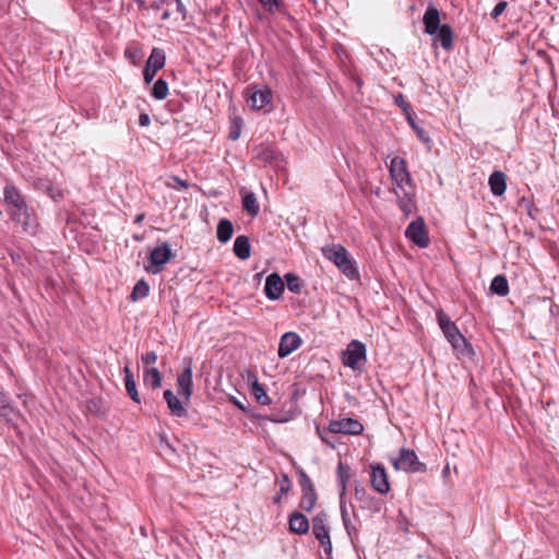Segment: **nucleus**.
<instances>
[{
  "label": "nucleus",
  "mask_w": 559,
  "mask_h": 559,
  "mask_svg": "<svg viewBox=\"0 0 559 559\" xmlns=\"http://www.w3.org/2000/svg\"><path fill=\"white\" fill-rule=\"evenodd\" d=\"M168 16H169L168 11H165V12L162 14V20H166V19H168Z\"/></svg>",
  "instance_id": "obj_57"
},
{
  "label": "nucleus",
  "mask_w": 559,
  "mask_h": 559,
  "mask_svg": "<svg viewBox=\"0 0 559 559\" xmlns=\"http://www.w3.org/2000/svg\"><path fill=\"white\" fill-rule=\"evenodd\" d=\"M322 254L332 261L348 278H355L358 275V271L349 259L347 250L342 245H328L322 248Z\"/></svg>",
  "instance_id": "obj_2"
},
{
  "label": "nucleus",
  "mask_w": 559,
  "mask_h": 559,
  "mask_svg": "<svg viewBox=\"0 0 559 559\" xmlns=\"http://www.w3.org/2000/svg\"><path fill=\"white\" fill-rule=\"evenodd\" d=\"M10 401L5 393L0 390V411L10 409Z\"/></svg>",
  "instance_id": "obj_49"
},
{
  "label": "nucleus",
  "mask_w": 559,
  "mask_h": 559,
  "mask_svg": "<svg viewBox=\"0 0 559 559\" xmlns=\"http://www.w3.org/2000/svg\"><path fill=\"white\" fill-rule=\"evenodd\" d=\"M126 57L132 62L138 63L143 57L142 49L139 46L131 45L124 50Z\"/></svg>",
  "instance_id": "obj_39"
},
{
  "label": "nucleus",
  "mask_w": 559,
  "mask_h": 559,
  "mask_svg": "<svg viewBox=\"0 0 559 559\" xmlns=\"http://www.w3.org/2000/svg\"><path fill=\"white\" fill-rule=\"evenodd\" d=\"M278 485H280V493L281 495L287 493L290 490V486H292L289 477L286 474L282 475V477L278 479Z\"/></svg>",
  "instance_id": "obj_43"
},
{
  "label": "nucleus",
  "mask_w": 559,
  "mask_h": 559,
  "mask_svg": "<svg viewBox=\"0 0 559 559\" xmlns=\"http://www.w3.org/2000/svg\"><path fill=\"white\" fill-rule=\"evenodd\" d=\"M394 102L404 112H408L411 110L409 104L405 100L402 94L396 95L394 97Z\"/></svg>",
  "instance_id": "obj_44"
},
{
  "label": "nucleus",
  "mask_w": 559,
  "mask_h": 559,
  "mask_svg": "<svg viewBox=\"0 0 559 559\" xmlns=\"http://www.w3.org/2000/svg\"><path fill=\"white\" fill-rule=\"evenodd\" d=\"M390 461L396 471L406 473H423L426 471V465L418 460L415 451L406 448H402L399 455L391 457Z\"/></svg>",
  "instance_id": "obj_5"
},
{
  "label": "nucleus",
  "mask_w": 559,
  "mask_h": 559,
  "mask_svg": "<svg viewBox=\"0 0 559 559\" xmlns=\"http://www.w3.org/2000/svg\"><path fill=\"white\" fill-rule=\"evenodd\" d=\"M165 53L160 48H153L151 56L146 61V66L158 71L165 66Z\"/></svg>",
  "instance_id": "obj_28"
},
{
  "label": "nucleus",
  "mask_w": 559,
  "mask_h": 559,
  "mask_svg": "<svg viewBox=\"0 0 559 559\" xmlns=\"http://www.w3.org/2000/svg\"><path fill=\"white\" fill-rule=\"evenodd\" d=\"M141 359H142V362L146 366L153 365L157 360V355L155 352H147L142 355Z\"/></svg>",
  "instance_id": "obj_45"
},
{
  "label": "nucleus",
  "mask_w": 559,
  "mask_h": 559,
  "mask_svg": "<svg viewBox=\"0 0 559 559\" xmlns=\"http://www.w3.org/2000/svg\"><path fill=\"white\" fill-rule=\"evenodd\" d=\"M171 257L170 248L167 243H163L154 248L150 253V264L145 267L147 272L157 274L162 271L163 265L166 264Z\"/></svg>",
  "instance_id": "obj_9"
},
{
  "label": "nucleus",
  "mask_w": 559,
  "mask_h": 559,
  "mask_svg": "<svg viewBox=\"0 0 559 559\" xmlns=\"http://www.w3.org/2000/svg\"><path fill=\"white\" fill-rule=\"evenodd\" d=\"M435 35V39L440 41L443 49L450 50L453 47V31L450 25H441Z\"/></svg>",
  "instance_id": "obj_25"
},
{
  "label": "nucleus",
  "mask_w": 559,
  "mask_h": 559,
  "mask_svg": "<svg viewBox=\"0 0 559 559\" xmlns=\"http://www.w3.org/2000/svg\"><path fill=\"white\" fill-rule=\"evenodd\" d=\"M156 70L148 68V66L145 64L143 70V78L145 83H151L156 74Z\"/></svg>",
  "instance_id": "obj_48"
},
{
  "label": "nucleus",
  "mask_w": 559,
  "mask_h": 559,
  "mask_svg": "<svg viewBox=\"0 0 559 559\" xmlns=\"http://www.w3.org/2000/svg\"><path fill=\"white\" fill-rule=\"evenodd\" d=\"M254 417H255V418H258V419H261V420H263V421H265V420H270L267 417H264V416H255V415H254Z\"/></svg>",
  "instance_id": "obj_58"
},
{
  "label": "nucleus",
  "mask_w": 559,
  "mask_h": 559,
  "mask_svg": "<svg viewBox=\"0 0 559 559\" xmlns=\"http://www.w3.org/2000/svg\"><path fill=\"white\" fill-rule=\"evenodd\" d=\"M438 324L448 342L452 345L457 357H472L474 350L464 335L460 332L457 325L442 310L437 311Z\"/></svg>",
  "instance_id": "obj_1"
},
{
  "label": "nucleus",
  "mask_w": 559,
  "mask_h": 559,
  "mask_svg": "<svg viewBox=\"0 0 559 559\" xmlns=\"http://www.w3.org/2000/svg\"><path fill=\"white\" fill-rule=\"evenodd\" d=\"M4 200L11 206V209H19L25 204L24 199L14 187L4 188Z\"/></svg>",
  "instance_id": "obj_26"
},
{
  "label": "nucleus",
  "mask_w": 559,
  "mask_h": 559,
  "mask_svg": "<svg viewBox=\"0 0 559 559\" xmlns=\"http://www.w3.org/2000/svg\"><path fill=\"white\" fill-rule=\"evenodd\" d=\"M240 132H241V119L235 118L231 120L228 138L233 141H236L239 139Z\"/></svg>",
  "instance_id": "obj_40"
},
{
  "label": "nucleus",
  "mask_w": 559,
  "mask_h": 559,
  "mask_svg": "<svg viewBox=\"0 0 559 559\" xmlns=\"http://www.w3.org/2000/svg\"><path fill=\"white\" fill-rule=\"evenodd\" d=\"M175 179L179 183L180 187L187 188V183L185 181H181L178 178H175Z\"/></svg>",
  "instance_id": "obj_55"
},
{
  "label": "nucleus",
  "mask_w": 559,
  "mask_h": 559,
  "mask_svg": "<svg viewBox=\"0 0 559 559\" xmlns=\"http://www.w3.org/2000/svg\"><path fill=\"white\" fill-rule=\"evenodd\" d=\"M176 2H177V5H178V9H180V7H181L180 1H179V0H176Z\"/></svg>",
  "instance_id": "obj_60"
},
{
  "label": "nucleus",
  "mask_w": 559,
  "mask_h": 559,
  "mask_svg": "<svg viewBox=\"0 0 559 559\" xmlns=\"http://www.w3.org/2000/svg\"><path fill=\"white\" fill-rule=\"evenodd\" d=\"M490 290L499 296H507L509 294V284L506 276H495L490 284Z\"/></svg>",
  "instance_id": "obj_31"
},
{
  "label": "nucleus",
  "mask_w": 559,
  "mask_h": 559,
  "mask_svg": "<svg viewBox=\"0 0 559 559\" xmlns=\"http://www.w3.org/2000/svg\"><path fill=\"white\" fill-rule=\"evenodd\" d=\"M164 400L167 403V407L173 416L182 417L187 414L186 404L189 401L182 400L180 396L174 394L171 390L164 392Z\"/></svg>",
  "instance_id": "obj_17"
},
{
  "label": "nucleus",
  "mask_w": 559,
  "mask_h": 559,
  "mask_svg": "<svg viewBox=\"0 0 559 559\" xmlns=\"http://www.w3.org/2000/svg\"><path fill=\"white\" fill-rule=\"evenodd\" d=\"M317 431L319 433L320 439L324 443L331 444L330 440L328 439V432L358 436L362 433L364 425L357 419L346 417L337 420H332L329 424L326 430H321L319 427H317Z\"/></svg>",
  "instance_id": "obj_3"
},
{
  "label": "nucleus",
  "mask_w": 559,
  "mask_h": 559,
  "mask_svg": "<svg viewBox=\"0 0 559 559\" xmlns=\"http://www.w3.org/2000/svg\"><path fill=\"white\" fill-rule=\"evenodd\" d=\"M350 479V468L342 462L337 465V480L340 486V496L343 497L347 490V484Z\"/></svg>",
  "instance_id": "obj_27"
},
{
  "label": "nucleus",
  "mask_w": 559,
  "mask_h": 559,
  "mask_svg": "<svg viewBox=\"0 0 559 559\" xmlns=\"http://www.w3.org/2000/svg\"><path fill=\"white\" fill-rule=\"evenodd\" d=\"M235 404H236V405H237L241 411H243V412H246V411H247L242 402L235 401Z\"/></svg>",
  "instance_id": "obj_54"
},
{
  "label": "nucleus",
  "mask_w": 559,
  "mask_h": 559,
  "mask_svg": "<svg viewBox=\"0 0 559 559\" xmlns=\"http://www.w3.org/2000/svg\"><path fill=\"white\" fill-rule=\"evenodd\" d=\"M143 381L153 389H157L162 384V374L157 368H147L144 370Z\"/></svg>",
  "instance_id": "obj_32"
},
{
  "label": "nucleus",
  "mask_w": 559,
  "mask_h": 559,
  "mask_svg": "<svg viewBox=\"0 0 559 559\" xmlns=\"http://www.w3.org/2000/svg\"><path fill=\"white\" fill-rule=\"evenodd\" d=\"M289 531L292 533L304 535L309 531V520L301 512L295 511L290 514L288 520Z\"/></svg>",
  "instance_id": "obj_19"
},
{
  "label": "nucleus",
  "mask_w": 559,
  "mask_h": 559,
  "mask_svg": "<svg viewBox=\"0 0 559 559\" xmlns=\"http://www.w3.org/2000/svg\"><path fill=\"white\" fill-rule=\"evenodd\" d=\"M301 491H302V496L300 499V508L306 512H310L314 508V506L317 503V499H318L316 489L313 488V489L301 490Z\"/></svg>",
  "instance_id": "obj_30"
},
{
  "label": "nucleus",
  "mask_w": 559,
  "mask_h": 559,
  "mask_svg": "<svg viewBox=\"0 0 559 559\" xmlns=\"http://www.w3.org/2000/svg\"><path fill=\"white\" fill-rule=\"evenodd\" d=\"M416 133H417V136L423 141V142H429L430 139L429 136L426 135L425 131L423 129H420L419 127L415 129Z\"/></svg>",
  "instance_id": "obj_51"
},
{
  "label": "nucleus",
  "mask_w": 559,
  "mask_h": 559,
  "mask_svg": "<svg viewBox=\"0 0 559 559\" xmlns=\"http://www.w3.org/2000/svg\"><path fill=\"white\" fill-rule=\"evenodd\" d=\"M47 192L56 201L63 198V191L58 187L49 186Z\"/></svg>",
  "instance_id": "obj_46"
},
{
  "label": "nucleus",
  "mask_w": 559,
  "mask_h": 559,
  "mask_svg": "<svg viewBox=\"0 0 559 559\" xmlns=\"http://www.w3.org/2000/svg\"><path fill=\"white\" fill-rule=\"evenodd\" d=\"M394 192L397 197L399 206L403 211V213L407 216L412 214L413 211L415 210V202L412 198L413 188H407L404 190L394 189Z\"/></svg>",
  "instance_id": "obj_20"
},
{
  "label": "nucleus",
  "mask_w": 559,
  "mask_h": 559,
  "mask_svg": "<svg viewBox=\"0 0 559 559\" xmlns=\"http://www.w3.org/2000/svg\"><path fill=\"white\" fill-rule=\"evenodd\" d=\"M124 373H126V390L128 395L134 401L135 403H140V396L136 390V384L133 379V376L131 373V370L128 366L124 367Z\"/></svg>",
  "instance_id": "obj_29"
},
{
  "label": "nucleus",
  "mask_w": 559,
  "mask_h": 559,
  "mask_svg": "<svg viewBox=\"0 0 559 559\" xmlns=\"http://www.w3.org/2000/svg\"><path fill=\"white\" fill-rule=\"evenodd\" d=\"M242 197V209L251 216H257L260 212V205L255 194L242 188L240 190Z\"/></svg>",
  "instance_id": "obj_21"
},
{
  "label": "nucleus",
  "mask_w": 559,
  "mask_h": 559,
  "mask_svg": "<svg viewBox=\"0 0 559 559\" xmlns=\"http://www.w3.org/2000/svg\"><path fill=\"white\" fill-rule=\"evenodd\" d=\"M355 498L360 503V508L372 513H379L382 510L381 500L374 498L366 491L365 488H355Z\"/></svg>",
  "instance_id": "obj_14"
},
{
  "label": "nucleus",
  "mask_w": 559,
  "mask_h": 559,
  "mask_svg": "<svg viewBox=\"0 0 559 559\" xmlns=\"http://www.w3.org/2000/svg\"><path fill=\"white\" fill-rule=\"evenodd\" d=\"M405 236L420 248L429 245L428 231L421 217L413 221L405 230Z\"/></svg>",
  "instance_id": "obj_8"
},
{
  "label": "nucleus",
  "mask_w": 559,
  "mask_h": 559,
  "mask_svg": "<svg viewBox=\"0 0 559 559\" xmlns=\"http://www.w3.org/2000/svg\"><path fill=\"white\" fill-rule=\"evenodd\" d=\"M302 344L300 336L295 332H287L282 335L278 345V356L285 358L298 349Z\"/></svg>",
  "instance_id": "obj_13"
},
{
  "label": "nucleus",
  "mask_w": 559,
  "mask_h": 559,
  "mask_svg": "<svg viewBox=\"0 0 559 559\" xmlns=\"http://www.w3.org/2000/svg\"><path fill=\"white\" fill-rule=\"evenodd\" d=\"M390 177L393 183V190L412 189V177L407 169L406 160L402 157L395 156L391 159L389 165Z\"/></svg>",
  "instance_id": "obj_4"
},
{
  "label": "nucleus",
  "mask_w": 559,
  "mask_h": 559,
  "mask_svg": "<svg viewBox=\"0 0 559 559\" xmlns=\"http://www.w3.org/2000/svg\"><path fill=\"white\" fill-rule=\"evenodd\" d=\"M312 533L320 544L324 547L326 554L332 551V542L330 538L329 528L326 526V515L321 513L312 519Z\"/></svg>",
  "instance_id": "obj_10"
},
{
  "label": "nucleus",
  "mask_w": 559,
  "mask_h": 559,
  "mask_svg": "<svg viewBox=\"0 0 559 559\" xmlns=\"http://www.w3.org/2000/svg\"><path fill=\"white\" fill-rule=\"evenodd\" d=\"M273 99V92L266 85H251L246 90L247 105L254 110L264 109L271 105Z\"/></svg>",
  "instance_id": "obj_6"
},
{
  "label": "nucleus",
  "mask_w": 559,
  "mask_h": 559,
  "mask_svg": "<svg viewBox=\"0 0 559 559\" xmlns=\"http://www.w3.org/2000/svg\"><path fill=\"white\" fill-rule=\"evenodd\" d=\"M280 501H281V495L274 498L275 503H280Z\"/></svg>",
  "instance_id": "obj_59"
},
{
  "label": "nucleus",
  "mask_w": 559,
  "mask_h": 559,
  "mask_svg": "<svg viewBox=\"0 0 559 559\" xmlns=\"http://www.w3.org/2000/svg\"><path fill=\"white\" fill-rule=\"evenodd\" d=\"M406 114H407L408 122L411 123V126L413 127V129L415 130L416 128H418V127L416 126L415 121L413 120V118H412V116H411L409 111H408V112H406Z\"/></svg>",
  "instance_id": "obj_53"
},
{
  "label": "nucleus",
  "mask_w": 559,
  "mask_h": 559,
  "mask_svg": "<svg viewBox=\"0 0 559 559\" xmlns=\"http://www.w3.org/2000/svg\"><path fill=\"white\" fill-rule=\"evenodd\" d=\"M176 385L178 395L182 400L189 401L192 394V370L190 367H186L178 376Z\"/></svg>",
  "instance_id": "obj_16"
},
{
  "label": "nucleus",
  "mask_w": 559,
  "mask_h": 559,
  "mask_svg": "<svg viewBox=\"0 0 559 559\" xmlns=\"http://www.w3.org/2000/svg\"><path fill=\"white\" fill-rule=\"evenodd\" d=\"M250 392L261 405H269L271 403V399L264 388L257 380L251 384Z\"/></svg>",
  "instance_id": "obj_33"
},
{
  "label": "nucleus",
  "mask_w": 559,
  "mask_h": 559,
  "mask_svg": "<svg viewBox=\"0 0 559 559\" xmlns=\"http://www.w3.org/2000/svg\"><path fill=\"white\" fill-rule=\"evenodd\" d=\"M10 215L13 221L22 225L24 231L28 234L36 233L37 219L35 215L28 210L26 203L19 209H10Z\"/></svg>",
  "instance_id": "obj_11"
},
{
  "label": "nucleus",
  "mask_w": 559,
  "mask_h": 559,
  "mask_svg": "<svg viewBox=\"0 0 559 559\" xmlns=\"http://www.w3.org/2000/svg\"><path fill=\"white\" fill-rule=\"evenodd\" d=\"M234 253L241 260H247L251 253V246L247 236H238L234 242Z\"/></svg>",
  "instance_id": "obj_23"
},
{
  "label": "nucleus",
  "mask_w": 559,
  "mask_h": 559,
  "mask_svg": "<svg viewBox=\"0 0 559 559\" xmlns=\"http://www.w3.org/2000/svg\"><path fill=\"white\" fill-rule=\"evenodd\" d=\"M139 122L141 126L145 127L150 124V117L146 114H141L139 117Z\"/></svg>",
  "instance_id": "obj_52"
},
{
  "label": "nucleus",
  "mask_w": 559,
  "mask_h": 559,
  "mask_svg": "<svg viewBox=\"0 0 559 559\" xmlns=\"http://www.w3.org/2000/svg\"><path fill=\"white\" fill-rule=\"evenodd\" d=\"M168 95V84L165 80L158 79L152 88V96L155 99L162 100L165 99Z\"/></svg>",
  "instance_id": "obj_35"
},
{
  "label": "nucleus",
  "mask_w": 559,
  "mask_h": 559,
  "mask_svg": "<svg viewBox=\"0 0 559 559\" xmlns=\"http://www.w3.org/2000/svg\"><path fill=\"white\" fill-rule=\"evenodd\" d=\"M507 5L508 3L506 1L498 2L491 12V17L497 19L499 15H501L506 10Z\"/></svg>",
  "instance_id": "obj_47"
},
{
  "label": "nucleus",
  "mask_w": 559,
  "mask_h": 559,
  "mask_svg": "<svg viewBox=\"0 0 559 559\" xmlns=\"http://www.w3.org/2000/svg\"><path fill=\"white\" fill-rule=\"evenodd\" d=\"M234 234V225L233 223L227 219L223 218L218 222L217 228H216V237L219 242L226 243L228 242Z\"/></svg>",
  "instance_id": "obj_24"
},
{
  "label": "nucleus",
  "mask_w": 559,
  "mask_h": 559,
  "mask_svg": "<svg viewBox=\"0 0 559 559\" xmlns=\"http://www.w3.org/2000/svg\"><path fill=\"white\" fill-rule=\"evenodd\" d=\"M488 183L490 186V191L493 195L500 197L506 192L507 179L506 175L502 171H493L489 177Z\"/></svg>",
  "instance_id": "obj_22"
},
{
  "label": "nucleus",
  "mask_w": 559,
  "mask_h": 559,
  "mask_svg": "<svg viewBox=\"0 0 559 559\" xmlns=\"http://www.w3.org/2000/svg\"><path fill=\"white\" fill-rule=\"evenodd\" d=\"M285 281H286V285H287V288L292 292V293H295V294H299L300 290H301V280L293 274V273H287L285 275Z\"/></svg>",
  "instance_id": "obj_37"
},
{
  "label": "nucleus",
  "mask_w": 559,
  "mask_h": 559,
  "mask_svg": "<svg viewBox=\"0 0 559 559\" xmlns=\"http://www.w3.org/2000/svg\"><path fill=\"white\" fill-rule=\"evenodd\" d=\"M150 287L148 284L144 280H140L133 287L131 293V299L136 301L141 298H144L148 295Z\"/></svg>",
  "instance_id": "obj_36"
},
{
  "label": "nucleus",
  "mask_w": 559,
  "mask_h": 559,
  "mask_svg": "<svg viewBox=\"0 0 559 559\" xmlns=\"http://www.w3.org/2000/svg\"><path fill=\"white\" fill-rule=\"evenodd\" d=\"M341 514L343 524L345 526V530L347 534L352 537L353 535L357 534V528L352 524L348 511L344 504H341Z\"/></svg>",
  "instance_id": "obj_38"
},
{
  "label": "nucleus",
  "mask_w": 559,
  "mask_h": 559,
  "mask_svg": "<svg viewBox=\"0 0 559 559\" xmlns=\"http://www.w3.org/2000/svg\"><path fill=\"white\" fill-rule=\"evenodd\" d=\"M298 475H299V484H300L301 490H308V489L314 488L310 477L304 471H300L298 473Z\"/></svg>",
  "instance_id": "obj_42"
},
{
  "label": "nucleus",
  "mask_w": 559,
  "mask_h": 559,
  "mask_svg": "<svg viewBox=\"0 0 559 559\" xmlns=\"http://www.w3.org/2000/svg\"><path fill=\"white\" fill-rule=\"evenodd\" d=\"M87 409L93 413H98L100 411V401L99 400H91L87 402Z\"/></svg>",
  "instance_id": "obj_50"
},
{
  "label": "nucleus",
  "mask_w": 559,
  "mask_h": 559,
  "mask_svg": "<svg viewBox=\"0 0 559 559\" xmlns=\"http://www.w3.org/2000/svg\"><path fill=\"white\" fill-rule=\"evenodd\" d=\"M144 218V214H139L135 218L136 223H140Z\"/></svg>",
  "instance_id": "obj_56"
},
{
  "label": "nucleus",
  "mask_w": 559,
  "mask_h": 559,
  "mask_svg": "<svg viewBox=\"0 0 559 559\" xmlns=\"http://www.w3.org/2000/svg\"><path fill=\"white\" fill-rule=\"evenodd\" d=\"M423 22L425 25V32L427 34H437L438 29L441 26L439 10L435 5L430 4L424 14Z\"/></svg>",
  "instance_id": "obj_18"
},
{
  "label": "nucleus",
  "mask_w": 559,
  "mask_h": 559,
  "mask_svg": "<svg viewBox=\"0 0 559 559\" xmlns=\"http://www.w3.org/2000/svg\"><path fill=\"white\" fill-rule=\"evenodd\" d=\"M366 360V346L360 341L354 340L342 355L344 366L356 370L361 361Z\"/></svg>",
  "instance_id": "obj_7"
},
{
  "label": "nucleus",
  "mask_w": 559,
  "mask_h": 559,
  "mask_svg": "<svg viewBox=\"0 0 559 559\" xmlns=\"http://www.w3.org/2000/svg\"><path fill=\"white\" fill-rule=\"evenodd\" d=\"M277 152L265 145H260L257 148V158L264 163H273L276 159Z\"/></svg>",
  "instance_id": "obj_34"
},
{
  "label": "nucleus",
  "mask_w": 559,
  "mask_h": 559,
  "mask_svg": "<svg viewBox=\"0 0 559 559\" xmlns=\"http://www.w3.org/2000/svg\"><path fill=\"white\" fill-rule=\"evenodd\" d=\"M284 282L277 273H272L266 277L264 293L265 296L271 300H277L281 298L284 292Z\"/></svg>",
  "instance_id": "obj_15"
},
{
  "label": "nucleus",
  "mask_w": 559,
  "mask_h": 559,
  "mask_svg": "<svg viewBox=\"0 0 559 559\" xmlns=\"http://www.w3.org/2000/svg\"><path fill=\"white\" fill-rule=\"evenodd\" d=\"M370 484L372 488L381 495H386L390 491L391 486L389 477L382 465H370Z\"/></svg>",
  "instance_id": "obj_12"
},
{
  "label": "nucleus",
  "mask_w": 559,
  "mask_h": 559,
  "mask_svg": "<svg viewBox=\"0 0 559 559\" xmlns=\"http://www.w3.org/2000/svg\"><path fill=\"white\" fill-rule=\"evenodd\" d=\"M259 1L271 13L278 11L283 4V0H259Z\"/></svg>",
  "instance_id": "obj_41"
}]
</instances>
